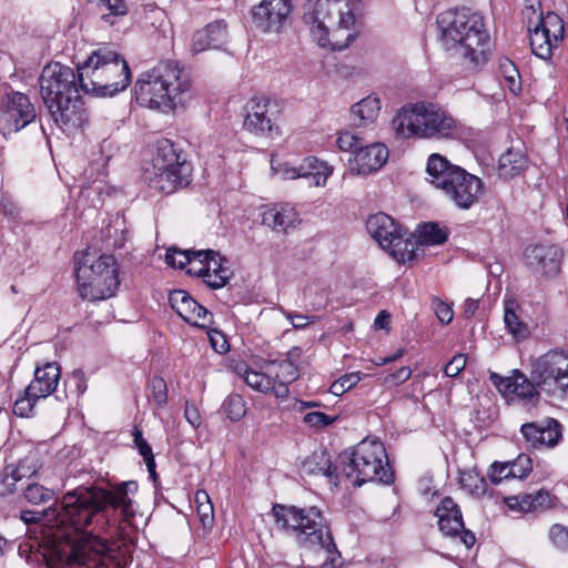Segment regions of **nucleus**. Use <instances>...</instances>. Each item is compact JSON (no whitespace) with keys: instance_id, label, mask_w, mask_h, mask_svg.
Returning <instances> with one entry per match:
<instances>
[{"instance_id":"1","label":"nucleus","mask_w":568,"mask_h":568,"mask_svg":"<svg viewBox=\"0 0 568 568\" xmlns=\"http://www.w3.org/2000/svg\"><path fill=\"white\" fill-rule=\"evenodd\" d=\"M136 489L135 481H123L112 489L79 487L63 496L60 507L42 513L23 511L21 518L28 524L44 521L50 556L59 564L123 568L125 561L100 534L134 516L129 494Z\"/></svg>"},{"instance_id":"2","label":"nucleus","mask_w":568,"mask_h":568,"mask_svg":"<svg viewBox=\"0 0 568 568\" xmlns=\"http://www.w3.org/2000/svg\"><path fill=\"white\" fill-rule=\"evenodd\" d=\"M134 91L141 105L173 111L185 106L192 99L191 74L179 61H160L140 74Z\"/></svg>"},{"instance_id":"3","label":"nucleus","mask_w":568,"mask_h":568,"mask_svg":"<svg viewBox=\"0 0 568 568\" xmlns=\"http://www.w3.org/2000/svg\"><path fill=\"white\" fill-rule=\"evenodd\" d=\"M40 93L54 123L75 129L85 121L78 72L60 62L47 64L39 78Z\"/></svg>"},{"instance_id":"4","label":"nucleus","mask_w":568,"mask_h":568,"mask_svg":"<svg viewBox=\"0 0 568 568\" xmlns=\"http://www.w3.org/2000/svg\"><path fill=\"white\" fill-rule=\"evenodd\" d=\"M437 24L442 44L447 51L468 61L473 69L486 62L489 34L479 12L466 8L447 11L438 17Z\"/></svg>"},{"instance_id":"5","label":"nucleus","mask_w":568,"mask_h":568,"mask_svg":"<svg viewBox=\"0 0 568 568\" xmlns=\"http://www.w3.org/2000/svg\"><path fill=\"white\" fill-rule=\"evenodd\" d=\"M78 79L84 93L112 97L129 87L131 72L120 53L109 47H102L78 64Z\"/></svg>"},{"instance_id":"6","label":"nucleus","mask_w":568,"mask_h":568,"mask_svg":"<svg viewBox=\"0 0 568 568\" xmlns=\"http://www.w3.org/2000/svg\"><path fill=\"white\" fill-rule=\"evenodd\" d=\"M273 516L276 525L291 532L301 546L325 550L327 554L336 549L326 520L317 507L298 508L276 504Z\"/></svg>"},{"instance_id":"7","label":"nucleus","mask_w":568,"mask_h":568,"mask_svg":"<svg viewBox=\"0 0 568 568\" xmlns=\"http://www.w3.org/2000/svg\"><path fill=\"white\" fill-rule=\"evenodd\" d=\"M426 171L430 183L460 210H469L484 193L483 181L439 154H432Z\"/></svg>"},{"instance_id":"8","label":"nucleus","mask_w":568,"mask_h":568,"mask_svg":"<svg viewBox=\"0 0 568 568\" xmlns=\"http://www.w3.org/2000/svg\"><path fill=\"white\" fill-rule=\"evenodd\" d=\"M398 136L419 139H448L456 132L454 119L433 103L418 102L404 105L393 119Z\"/></svg>"},{"instance_id":"9","label":"nucleus","mask_w":568,"mask_h":568,"mask_svg":"<svg viewBox=\"0 0 568 568\" xmlns=\"http://www.w3.org/2000/svg\"><path fill=\"white\" fill-rule=\"evenodd\" d=\"M361 12V0H308L304 20L318 44L326 47L332 32L355 29Z\"/></svg>"},{"instance_id":"10","label":"nucleus","mask_w":568,"mask_h":568,"mask_svg":"<svg viewBox=\"0 0 568 568\" xmlns=\"http://www.w3.org/2000/svg\"><path fill=\"white\" fill-rule=\"evenodd\" d=\"M343 475L355 486L367 481L390 484L394 480L386 449L382 442L364 439L353 450L339 455Z\"/></svg>"},{"instance_id":"11","label":"nucleus","mask_w":568,"mask_h":568,"mask_svg":"<svg viewBox=\"0 0 568 568\" xmlns=\"http://www.w3.org/2000/svg\"><path fill=\"white\" fill-rule=\"evenodd\" d=\"M74 271L79 294L84 300L109 298L119 287L116 262L112 255L95 260L89 251L75 253Z\"/></svg>"},{"instance_id":"12","label":"nucleus","mask_w":568,"mask_h":568,"mask_svg":"<svg viewBox=\"0 0 568 568\" xmlns=\"http://www.w3.org/2000/svg\"><path fill=\"white\" fill-rule=\"evenodd\" d=\"M531 378L548 395L568 399V352L554 348L537 357Z\"/></svg>"},{"instance_id":"13","label":"nucleus","mask_w":568,"mask_h":568,"mask_svg":"<svg viewBox=\"0 0 568 568\" xmlns=\"http://www.w3.org/2000/svg\"><path fill=\"white\" fill-rule=\"evenodd\" d=\"M366 229L371 236L399 262L414 258L413 244L404 239V232L395 221L385 213H376L368 217Z\"/></svg>"},{"instance_id":"14","label":"nucleus","mask_w":568,"mask_h":568,"mask_svg":"<svg viewBox=\"0 0 568 568\" xmlns=\"http://www.w3.org/2000/svg\"><path fill=\"white\" fill-rule=\"evenodd\" d=\"M529 32L532 53L542 60H550L554 50L558 48L564 39V20L557 13L548 12L539 19Z\"/></svg>"},{"instance_id":"15","label":"nucleus","mask_w":568,"mask_h":568,"mask_svg":"<svg viewBox=\"0 0 568 568\" xmlns=\"http://www.w3.org/2000/svg\"><path fill=\"white\" fill-rule=\"evenodd\" d=\"M244 129L257 136H273L278 134L276 119L277 103L266 97H254L245 104Z\"/></svg>"},{"instance_id":"16","label":"nucleus","mask_w":568,"mask_h":568,"mask_svg":"<svg viewBox=\"0 0 568 568\" xmlns=\"http://www.w3.org/2000/svg\"><path fill=\"white\" fill-rule=\"evenodd\" d=\"M34 105L29 97L18 91L6 92L0 101V124L8 133H17L34 121Z\"/></svg>"},{"instance_id":"17","label":"nucleus","mask_w":568,"mask_h":568,"mask_svg":"<svg viewBox=\"0 0 568 568\" xmlns=\"http://www.w3.org/2000/svg\"><path fill=\"white\" fill-rule=\"evenodd\" d=\"M292 0H262L252 9V22L262 32H280L290 22Z\"/></svg>"},{"instance_id":"18","label":"nucleus","mask_w":568,"mask_h":568,"mask_svg":"<svg viewBox=\"0 0 568 568\" xmlns=\"http://www.w3.org/2000/svg\"><path fill=\"white\" fill-rule=\"evenodd\" d=\"M564 252L554 244L528 245L524 252L526 266L535 274L552 278L560 272Z\"/></svg>"},{"instance_id":"19","label":"nucleus","mask_w":568,"mask_h":568,"mask_svg":"<svg viewBox=\"0 0 568 568\" xmlns=\"http://www.w3.org/2000/svg\"><path fill=\"white\" fill-rule=\"evenodd\" d=\"M169 302L171 307L191 325L209 328L213 323V314L183 290L171 292Z\"/></svg>"},{"instance_id":"20","label":"nucleus","mask_w":568,"mask_h":568,"mask_svg":"<svg viewBox=\"0 0 568 568\" xmlns=\"http://www.w3.org/2000/svg\"><path fill=\"white\" fill-rule=\"evenodd\" d=\"M388 149L383 143L361 145L348 159L349 170L355 174H371L378 171L388 160Z\"/></svg>"},{"instance_id":"21","label":"nucleus","mask_w":568,"mask_h":568,"mask_svg":"<svg viewBox=\"0 0 568 568\" xmlns=\"http://www.w3.org/2000/svg\"><path fill=\"white\" fill-rule=\"evenodd\" d=\"M191 171V165H182L179 170H156L146 168L144 171V180L149 182L151 189L171 194L178 189L190 184Z\"/></svg>"},{"instance_id":"22","label":"nucleus","mask_w":568,"mask_h":568,"mask_svg":"<svg viewBox=\"0 0 568 568\" xmlns=\"http://www.w3.org/2000/svg\"><path fill=\"white\" fill-rule=\"evenodd\" d=\"M520 432L526 443L532 448L554 447L562 437L561 425L554 418L525 423Z\"/></svg>"},{"instance_id":"23","label":"nucleus","mask_w":568,"mask_h":568,"mask_svg":"<svg viewBox=\"0 0 568 568\" xmlns=\"http://www.w3.org/2000/svg\"><path fill=\"white\" fill-rule=\"evenodd\" d=\"M227 260L213 251L210 257L205 258L204 264L194 268V275L202 277L203 281L212 288H221L225 286L232 276V271L225 264Z\"/></svg>"},{"instance_id":"24","label":"nucleus","mask_w":568,"mask_h":568,"mask_svg":"<svg viewBox=\"0 0 568 568\" xmlns=\"http://www.w3.org/2000/svg\"><path fill=\"white\" fill-rule=\"evenodd\" d=\"M227 37L229 32L225 21H213L193 34L191 51L200 53L207 49H220L226 43Z\"/></svg>"},{"instance_id":"25","label":"nucleus","mask_w":568,"mask_h":568,"mask_svg":"<svg viewBox=\"0 0 568 568\" xmlns=\"http://www.w3.org/2000/svg\"><path fill=\"white\" fill-rule=\"evenodd\" d=\"M60 376V366L54 362L37 366L33 379L28 385L29 394L34 397L47 398L57 389Z\"/></svg>"},{"instance_id":"26","label":"nucleus","mask_w":568,"mask_h":568,"mask_svg":"<svg viewBox=\"0 0 568 568\" xmlns=\"http://www.w3.org/2000/svg\"><path fill=\"white\" fill-rule=\"evenodd\" d=\"M508 390L505 394V398L509 402L518 400L524 405L536 406L539 402L540 394L537 390L539 388L535 381L529 379L524 373L514 371L510 376V383H508Z\"/></svg>"},{"instance_id":"27","label":"nucleus","mask_w":568,"mask_h":568,"mask_svg":"<svg viewBox=\"0 0 568 568\" xmlns=\"http://www.w3.org/2000/svg\"><path fill=\"white\" fill-rule=\"evenodd\" d=\"M182 165H191L180 152L179 148L170 140H161L156 143V153L151 166L156 170H179Z\"/></svg>"},{"instance_id":"28","label":"nucleus","mask_w":568,"mask_h":568,"mask_svg":"<svg viewBox=\"0 0 568 568\" xmlns=\"http://www.w3.org/2000/svg\"><path fill=\"white\" fill-rule=\"evenodd\" d=\"M505 504L510 509L530 513L550 508L552 506V500L548 490L540 489L535 494L506 497Z\"/></svg>"},{"instance_id":"29","label":"nucleus","mask_w":568,"mask_h":568,"mask_svg":"<svg viewBox=\"0 0 568 568\" xmlns=\"http://www.w3.org/2000/svg\"><path fill=\"white\" fill-rule=\"evenodd\" d=\"M382 109L381 100L375 95H368L351 108V120L355 126H368L374 123Z\"/></svg>"},{"instance_id":"30","label":"nucleus","mask_w":568,"mask_h":568,"mask_svg":"<svg viewBox=\"0 0 568 568\" xmlns=\"http://www.w3.org/2000/svg\"><path fill=\"white\" fill-rule=\"evenodd\" d=\"M37 474L36 465L30 458H24L17 466H7L3 478L0 481V494H11L16 490V485L23 478L31 479Z\"/></svg>"},{"instance_id":"31","label":"nucleus","mask_w":568,"mask_h":568,"mask_svg":"<svg viewBox=\"0 0 568 568\" xmlns=\"http://www.w3.org/2000/svg\"><path fill=\"white\" fill-rule=\"evenodd\" d=\"M336 467H333L328 454L325 452H315L302 463L301 473L307 476H325L331 479H337Z\"/></svg>"},{"instance_id":"32","label":"nucleus","mask_w":568,"mask_h":568,"mask_svg":"<svg viewBox=\"0 0 568 568\" xmlns=\"http://www.w3.org/2000/svg\"><path fill=\"white\" fill-rule=\"evenodd\" d=\"M333 173V166L317 158L308 156L302 162V178L310 180L313 186H325Z\"/></svg>"},{"instance_id":"33","label":"nucleus","mask_w":568,"mask_h":568,"mask_svg":"<svg viewBox=\"0 0 568 568\" xmlns=\"http://www.w3.org/2000/svg\"><path fill=\"white\" fill-rule=\"evenodd\" d=\"M297 212L290 205L275 206L263 214V223L275 231H286L297 222Z\"/></svg>"},{"instance_id":"34","label":"nucleus","mask_w":568,"mask_h":568,"mask_svg":"<svg viewBox=\"0 0 568 568\" xmlns=\"http://www.w3.org/2000/svg\"><path fill=\"white\" fill-rule=\"evenodd\" d=\"M455 507V501L452 497H445L436 509L438 517L439 529L447 536H457L464 528L463 516H455V518H447V511H452Z\"/></svg>"},{"instance_id":"35","label":"nucleus","mask_w":568,"mask_h":568,"mask_svg":"<svg viewBox=\"0 0 568 568\" xmlns=\"http://www.w3.org/2000/svg\"><path fill=\"white\" fill-rule=\"evenodd\" d=\"M527 166V159L520 150L509 149L499 158L498 171L504 178L519 175Z\"/></svg>"},{"instance_id":"36","label":"nucleus","mask_w":568,"mask_h":568,"mask_svg":"<svg viewBox=\"0 0 568 568\" xmlns=\"http://www.w3.org/2000/svg\"><path fill=\"white\" fill-rule=\"evenodd\" d=\"M420 245H439L447 241L448 233L435 222L419 224L414 233Z\"/></svg>"},{"instance_id":"37","label":"nucleus","mask_w":568,"mask_h":568,"mask_svg":"<svg viewBox=\"0 0 568 568\" xmlns=\"http://www.w3.org/2000/svg\"><path fill=\"white\" fill-rule=\"evenodd\" d=\"M265 369L273 375V379L281 383H293L298 378V368L291 359L281 362H271L265 365Z\"/></svg>"},{"instance_id":"38","label":"nucleus","mask_w":568,"mask_h":568,"mask_svg":"<svg viewBox=\"0 0 568 568\" xmlns=\"http://www.w3.org/2000/svg\"><path fill=\"white\" fill-rule=\"evenodd\" d=\"M459 483L471 495L483 496L487 490L485 478L475 470L460 471Z\"/></svg>"},{"instance_id":"39","label":"nucleus","mask_w":568,"mask_h":568,"mask_svg":"<svg viewBox=\"0 0 568 568\" xmlns=\"http://www.w3.org/2000/svg\"><path fill=\"white\" fill-rule=\"evenodd\" d=\"M243 378L250 387L258 392H270L274 386L273 375H271L267 369H265V372H257L245 368Z\"/></svg>"},{"instance_id":"40","label":"nucleus","mask_w":568,"mask_h":568,"mask_svg":"<svg viewBox=\"0 0 568 568\" xmlns=\"http://www.w3.org/2000/svg\"><path fill=\"white\" fill-rule=\"evenodd\" d=\"M23 495L26 499L31 504H43L48 503L53 498V490L40 485L38 483H29L23 488Z\"/></svg>"},{"instance_id":"41","label":"nucleus","mask_w":568,"mask_h":568,"mask_svg":"<svg viewBox=\"0 0 568 568\" xmlns=\"http://www.w3.org/2000/svg\"><path fill=\"white\" fill-rule=\"evenodd\" d=\"M504 322L508 331L516 337H526L528 334L527 326L519 321L514 311V303H506Z\"/></svg>"},{"instance_id":"42","label":"nucleus","mask_w":568,"mask_h":568,"mask_svg":"<svg viewBox=\"0 0 568 568\" xmlns=\"http://www.w3.org/2000/svg\"><path fill=\"white\" fill-rule=\"evenodd\" d=\"M98 6L100 10H108V13L102 14V20L114 24L113 18L123 17L128 13V7L124 0H99Z\"/></svg>"},{"instance_id":"43","label":"nucleus","mask_w":568,"mask_h":568,"mask_svg":"<svg viewBox=\"0 0 568 568\" xmlns=\"http://www.w3.org/2000/svg\"><path fill=\"white\" fill-rule=\"evenodd\" d=\"M134 444L140 453L141 456H143L144 462L148 467V471L150 475L155 478V460L154 455L152 452L151 446L148 444V442L143 438L142 432L138 428L134 429Z\"/></svg>"},{"instance_id":"44","label":"nucleus","mask_w":568,"mask_h":568,"mask_svg":"<svg viewBox=\"0 0 568 568\" xmlns=\"http://www.w3.org/2000/svg\"><path fill=\"white\" fill-rule=\"evenodd\" d=\"M223 409L231 420H240L246 413L245 402L239 394L229 395L224 403Z\"/></svg>"},{"instance_id":"45","label":"nucleus","mask_w":568,"mask_h":568,"mask_svg":"<svg viewBox=\"0 0 568 568\" xmlns=\"http://www.w3.org/2000/svg\"><path fill=\"white\" fill-rule=\"evenodd\" d=\"M150 392L149 397L154 400L159 407H163L168 402V386L162 377L154 376L150 379L148 385Z\"/></svg>"},{"instance_id":"46","label":"nucleus","mask_w":568,"mask_h":568,"mask_svg":"<svg viewBox=\"0 0 568 568\" xmlns=\"http://www.w3.org/2000/svg\"><path fill=\"white\" fill-rule=\"evenodd\" d=\"M41 399L40 397H34L32 394H29V388L24 389L22 396L18 397L13 405V413L20 417H29L33 410V407L37 400Z\"/></svg>"},{"instance_id":"47","label":"nucleus","mask_w":568,"mask_h":568,"mask_svg":"<svg viewBox=\"0 0 568 568\" xmlns=\"http://www.w3.org/2000/svg\"><path fill=\"white\" fill-rule=\"evenodd\" d=\"M192 250H179L176 247H170L165 254V261L168 265L175 268H184L187 263L191 261V256L193 255Z\"/></svg>"},{"instance_id":"48","label":"nucleus","mask_w":568,"mask_h":568,"mask_svg":"<svg viewBox=\"0 0 568 568\" xmlns=\"http://www.w3.org/2000/svg\"><path fill=\"white\" fill-rule=\"evenodd\" d=\"M511 466L509 462H495L490 465L488 470V477L494 484H499L504 479L514 478V473L511 470Z\"/></svg>"},{"instance_id":"49","label":"nucleus","mask_w":568,"mask_h":568,"mask_svg":"<svg viewBox=\"0 0 568 568\" xmlns=\"http://www.w3.org/2000/svg\"><path fill=\"white\" fill-rule=\"evenodd\" d=\"M511 466V470L514 473V478L524 479L526 478L532 470V460L526 454H520L514 460L509 462Z\"/></svg>"},{"instance_id":"50","label":"nucleus","mask_w":568,"mask_h":568,"mask_svg":"<svg viewBox=\"0 0 568 568\" xmlns=\"http://www.w3.org/2000/svg\"><path fill=\"white\" fill-rule=\"evenodd\" d=\"M500 68H501L504 78L507 82L509 90L514 93L519 91L520 90V83L518 81L519 73H518L516 67L514 65V63L506 59L504 62L500 63Z\"/></svg>"},{"instance_id":"51","label":"nucleus","mask_w":568,"mask_h":568,"mask_svg":"<svg viewBox=\"0 0 568 568\" xmlns=\"http://www.w3.org/2000/svg\"><path fill=\"white\" fill-rule=\"evenodd\" d=\"M336 418L321 412H311L304 415L303 422L315 429H323L333 424Z\"/></svg>"},{"instance_id":"52","label":"nucleus","mask_w":568,"mask_h":568,"mask_svg":"<svg viewBox=\"0 0 568 568\" xmlns=\"http://www.w3.org/2000/svg\"><path fill=\"white\" fill-rule=\"evenodd\" d=\"M337 146L339 150L345 152H352L359 148L363 143L357 135L352 134L351 132H343L336 140Z\"/></svg>"},{"instance_id":"53","label":"nucleus","mask_w":568,"mask_h":568,"mask_svg":"<svg viewBox=\"0 0 568 568\" xmlns=\"http://www.w3.org/2000/svg\"><path fill=\"white\" fill-rule=\"evenodd\" d=\"M549 537L555 546L561 549L568 548V528L562 525L555 524L549 530Z\"/></svg>"},{"instance_id":"54","label":"nucleus","mask_w":568,"mask_h":568,"mask_svg":"<svg viewBox=\"0 0 568 568\" xmlns=\"http://www.w3.org/2000/svg\"><path fill=\"white\" fill-rule=\"evenodd\" d=\"M282 313L291 322L292 326L295 329H304L310 324L315 323V321H316L315 316H307V315H303V314H300L296 312H290V311L282 310Z\"/></svg>"},{"instance_id":"55","label":"nucleus","mask_w":568,"mask_h":568,"mask_svg":"<svg viewBox=\"0 0 568 568\" xmlns=\"http://www.w3.org/2000/svg\"><path fill=\"white\" fill-rule=\"evenodd\" d=\"M433 307H434L435 314L440 323L449 324L452 322L454 312L447 303H445L438 298H435L433 301Z\"/></svg>"},{"instance_id":"56","label":"nucleus","mask_w":568,"mask_h":568,"mask_svg":"<svg viewBox=\"0 0 568 568\" xmlns=\"http://www.w3.org/2000/svg\"><path fill=\"white\" fill-rule=\"evenodd\" d=\"M65 384H69L70 387H73V390L77 393V395H82L88 387L84 372L80 368L74 369Z\"/></svg>"},{"instance_id":"57","label":"nucleus","mask_w":568,"mask_h":568,"mask_svg":"<svg viewBox=\"0 0 568 568\" xmlns=\"http://www.w3.org/2000/svg\"><path fill=\"white\" fill-rule=\"evenodd\" d=\"M465 365V355L457 354L445 365L444 373L448 377H455L464 369Z\"/></svg>"},{"instance_id":"58","label":"nucleus","mask_w":568,"mask_h":568,"mask_svg":"<svg viewBox=\"0 0 568 568\" xmlns=\"http://www.w3.org/2000/svg\"><path fill=\"white\" fill-rule=\"evenodd\" d=\"M212 347L220 354L227 352L229 344L222 332L213 329L207 333Z\"/></svg>"},{"instance_id":"59","label":"nucleus","mask_w":568,"mask_h":568,"mask_svg":"<svg viewBox=\"0 0 568 568\" xmlns=\"http://www.w3.org/2000/svg\"><path fill=\"white\" fill-rule=\"evenodd\" d=\"M210 254H213V250H199L193 252L191 261L187 263L190 266L187 273L194 275V268H199L200 263L204 264L205 258L210 257Z\"/></svg>"},{"instance_id":"60","label":"nucleus","mask_w":568,"mask_h":568,"mask_svg":"<svg viewBox=\"0 0 568 568\" xmlns=\"http://www.w3.org/2000/svg\"><path fill=\"white\" fill-rule=\"evenodd\" d=\"M410 375H412L410 368L407 366H403L399 369H397L395 373L389 374L386 377V381L393 382L395 384H402V383L406 382L407 379H409Z\"/></svg>"},{"instance_id":"61","label":"nucleus","mask_w":568,"mask_h":568,"mask_svg":"<svg viewBox=\"0 0 568 568\" xmlns=\"http://www.w3.org/2000/svg\"><path fill=\"white\" fill-rule=\"evenodd\" d=\"M489 379L498 389V392L505 396L506 392L508 390V387L506 386H508V383H510V376L503 377L497 373H491Z\"/></svg>"},{"instance_id":"62","label":"nucleus","mask_w":568,"mask_h":568,"mask_svg":"<svg viewBox=\"0 0 568 568\" xmlns=\"http://www.w3.org/2000/svg\"><path fill=\"white\" fill-rule=\"evenodd\" d=\"M184 416L193 427L200 426L201 417L195 406L186 404Z\"/></svg>"},{"instance_id":"63","label":"nucleus","mask_w":568,"mask_h":568,"mask_svg":"<svg viewBox=\"0 0 568 568\" xmlns=\"http://www.w3.org/2000/svg\"><path fill=\"white\" fill-rule=\"evenodd\" d=\"M479 307V301L474 298H467L463 306V313L466 318H470L475 315Z\"/></svg>"},{"instance_id":"64","label":"nucleus","mask_w":568,"mask_h":568,"mask_svg":"<svg viewBox=\"0 0 568 568\" xmlns=\"http://www.w3.org/2000/svg\"><path fill=\"white\" fill-rule=\"evenodd\" d=\"M339 381L344 384L345 389L348 390L352 387H354L356 384L359 383L361 376H359L358 372H355V373L343 375L339 378Z\"/></svg>"}]
</instances>
